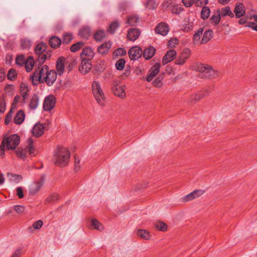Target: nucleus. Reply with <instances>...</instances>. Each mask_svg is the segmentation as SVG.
I'll return each instance as SVG.
<instances>
[{"instance_id": "obj_1", "label": "nucleus", "mask_w": 257, "mask_h": 257, "mask_svg": "<svg viewBox=\"0 0 257 257\" xmlns=\"http://www.w3.org/2000/svg\"><path fill=\"white\" fill-rule=\"evenodd\" d=\"M70 157V154L67 148L58 146L54 152L53 161L56 165L63 167L68 164Z\"/></svg>"}, {"instance_id": "obj_2", "label": "nucleus", "mask_w": 257, "mask_h": 257, "mask_svg": "<svg viewBox=\"0 0 257 257\" xmlns=\"http://www.w3.org/2000/svg\"><path fill=\"white\" fill-rule=\"evenodd\" d=\"M20 142V138L17 134L5 137L0 145V156L2 157H4L6 146L8 150H14L19 145Z\"/></svg>"}, {"instance_id": "obj_3", "label": "nucleus", "mask_w": 257, "mask_h": 257, "mask_svg": "<svg viewBox=\"0 0 257 257\" xmlns=\"http://www.w3.org/2000/svg\"><path fill=\"white\" fill-rule=\"evenodd\" d=\"M197 70L202 73V77L212 79L218 76V72L208 65L200 63L197 65Z\"/></svg>"}, {"instance_id": "obj_4", "label": "nucleus", "mask_w": 257, "mask_h": 257, "mask_svg": "<svg viewBox=\"0 0 257 257\" xmlns=\"http://www.w3.org/2000/svg\"><path fill=\"white\" fill-rule=\"evenodd\" d=\"M48 66L46 65L36 69L31 76L32 83L34 85H37L38 83H44V77L48 74Z\"/></svg>"}, {"instance_id": "obj_5", "label": "nucleus", "mask_w": 257, "mask_h": 257, "mask_svg": "<svg viewBox=\"0 0 257 257\" xmlns=\"http://www.w3.org/2000/svg\"><path fill=\"white\" fill-rule=\"evenodd\" d=\"M47 47V45L44 43H39L36 46L35 51L37 56L36 63H38V65H42L46 59Z\"/></svg>"}, {"instance_id": "obj_6", "label": "nucleus", "mask_w": 257, "mask_h": 257, "mask_svg": "<svg viewBox=\"0 0 257 257\" xmlns=\"http://www.w3.org/2000/svg\"><path fill=\"white\" fill-rule=\"evenodd\" d=\"M27 147L26 149L18 148L16 151L17 156L22 159H24L26 157V153L29 152L30 155H34L35 149L33 146V140L31 138H29L27 141Z\"/></svg>"}, {"instance_id": "obj_7", "label": "nucleus", "mask_w": 257, "mask_h": 257, "mask_svg": "<svg viewBox=\"0 0 257 257\" xmlns=\"http://www.w3.org/2000/svg\"><path fill=\"white\" fill-rule=\"evenodd\" d=\"M45 175H41V177L35 180L30 186L29 194L31 195H34L37 194L41 189L45 182Z\"/></svg>"}, {"instance_id": "obj_8", "label": "nucleus", "mask_w": 257, "mask_h": 257, "mask_svg": "<svg viewBox=\"0 0 257 257\" xmlns=\"http://www.w3.org/2000/svg\"><path fill=\"white\" fill-rule=\"evenodd\" d=\"M112 91L114 94L119 97L123 98L125 97L124 91V85L113 82L112 87Z\"/></svg>"}, {"instance_id": "obj_9", "label": "nucleus", "mask_w": 257, "mask_h": 257, "mask_svg": "<svg viewBox=\"0 0 257 257\" xmlns=\"http://www.w3.org/2000/svg\"><path fill=\"white\" fill-rule=\"evenodd\" d=\"M191 54L190 49L186 48L179 55L178 58L175 60V64L179 65L184 64L187 60L189 58Z\"/></svg>"}, {"instance_id": "obj_10", "label": "nucleus", "mask_w": 257, "mask_h": 257, "mask_svg": "<svg viewBox=\"0 0 257 257\" xmlns=\"http://www.w3.org/2000/svg\"><path fill=\"white\" fill-rule=\"evenodd\" d=\"M81 63L79 67V70L82 74H86L89 72L92 68V64L90 60L86 58H81Z\"/></svg>"}, {"instance_id": "obj_11", "label": "nucleus", "mask_w": 257, "mask_h": 257, "mask_svg": "<svg viewBox=\"0 0 257 257\" xmlns=\"http://www.w3.org/2000/svg\"><path fill=\"white\" fill-rule=\"evenodd\" d=\"M56 103V99L53 95H49L45 99L43 103V108L46 111H50L54 107Z\"/></svg>"}, {"instance_id": "obj_12", "label": "nucleus", "mask_w": 257, "mask_h": 257, "mask_svg": "<svg viewBox=\"0 0 257 257\" xmlns=\"http://www.w3.org/2000/svg\"><path fill=\"white\" fill-rule=\"evenodd\" d=\"M142 54V50L139 46H135L131 48L128 51L130 58L133 60L139 59Z\"/></svg>"}, {"instance_id": "obj_13", "label": "nucleus", "mask_w": 257, "mask_h": 257, "mask_svg": "<svg viewBox=\"0 0 257 257\" xmlns=\"http://www.w3.org/2000/svg\"><path fill=\"white\" fill-rule=\"evenodd\" d=\"M204 193V191L202 190H196L193 191L192 192L184 196L182 200L183 202H187L192 200L197 197H199L202 195Z\"/></svg>"}, {"instance_id": "obj_14", "label": "nucleus", "mask_w": 257, "mask_h": 257, "mask_svg": "<svg viewBox=\"0 0 257 257\" xmlns=\"http://www.w3.org/2000/svg\"><path fill=\"white\" fill-rule=\"evenodd\" d=\"M161 64L159 63H155L149 70L147 76V81H151L154 77L159 72Z\"/></svg>"}, {"instance_id": "obj_15", "label": "nucleus", "mask_w": 257, "mask_h": 257, "mask_svg": "<svg viewBox=\"0 0 257 257\" xmlns=\"http://www.w3.org/2000/svg\"><path fill=\"white\" fill-rule=\"evenodd\" d=\"M44 82H46L48 86H51L55 82L57 78V72L51 70L48 71V74L45 76Z\"/></svg>"}, {"instance_id": "obj_16", "label": "nucleus", "mask_w": 257, "mask_h": 257, "mask_svg": "<svg viewBox=\"0 0 257 257\" xmlns=\"http://www.w3.org/2000/svg\"><path fill=\"white\" fill-rule=\"evenodd\" d=\"M234 13L236 18H240L245 15V8L242 3H236L235 5Z\"/></svg>"}, {"instance_id": "obj_17", "label": "nucleus", "mask_w": 257, "mask_h": 257, "mask_svg": "<svg viewBox=\"0 0 257 257\" xmlns=\"http://www.w3.org/2000/svg\"><path fill=\"white\" fill-rule=\"evenodd\" d=\"M45 126L40 123H36L33 128L32 133L34 136L38 138L42 136L44 132Z\"/></svg>"}, {"instance_id": "obj_18", "label": "nucleus", "mask_w": 257, "mask_h": 257, "mask_svg": "<svg viewBox=\"0 0 257 257\" xmlns=\"http://www.w3.org/2000/svg\"><path fill=\"white\" fill-rule=\"evenodd\" d=\"M169 30L168 25L163 22L158 24L155 28L156 32L162 36H166L168 34Z\"/></svg>"}, {"instance_id": "obj_19", "label": "nucleus", "mask_w": 257, "mask_h": 257, "mask_svg": "<svg viewBox=\"0 0 257 257\" xmlns=\"http://www.w3.org/2000/svg\"><path fill=\"white\" fill-rule=\"evenodd\" d=\"M141 34L140 31L137 28H132L128 30L127 38L131 41H136Z\"/></svg>"}, {"instance_id": "obj_20", "label": "nucleus", "mask_w": 257, "mask_h": 257, "mask_svg": "<svg viewBox=\"0 0 257 257\" xmlns=\"http://www.w3.org/2000/svg\"><path fill=\"white\" fill-rule=\"evenodd\" d=\"M95 53L93 50L90 47L84 48L81 54V58H86V59L91 60V59L94 56Z\"/></svg>"}, {"instance_id": "obj_21", "label": "nucleus", "mask_w": 257, "mask_h": 257, "mask_svg": "<svg viewBox=\"0 0 257 257\" xmlns=\"http://www.w3.org/2000/svg\"><path fill=\"white\" fill-rule=\"evenodd\" d=\"M207 89L202 90L195 94H192L190 97L191 102H196L209 94Z\"/></svg>"}, {"instance_id": "obj_22", "label": "nucleus", "mask_w": 257, "mask_h": 257, "mask_svg": "<svg viewBox=\"0 0 257 257\" xmlns=\"http://www.w3.org/2000/svg\"><path fill=\"white\" fill-rule=\"evenodd\" d=\"M176 54L177 53L174 50L167 51V53L163 58L162 63L163 65H165L172 61Z\"/></svg>"}, {"instance_id": "obj_23", "label": "nucleus", "mask_w": 257, "mask_h": 257, "mask_svg": "<svg viewBox=\"0 0 257 257\" xmlns=\"http://www.w3.org/2000/svg\"><path fill=\"white\" fill-rule=\"evenodd\" d=\"M111 43L110 41L106 42L97 47V52L101 55L106 54L110 49Z\"/></svg>"}, {"instance_id": "obj_24", "label": "nucleus", "mask_w": 257, "mask_h": 257, "mask_svg": "<svg viewBox=\"0 0 257 257\" xmlns=\"http://www.w3.org/2000/svg\"><path fill=\"white\" fill-rule=\"evenodd\" d=\"M156 53V49L153 46H149L145 49L143 53V56L146 60L152 58Z\"/></svg>"}, {"instance_id": "obj_25", "label": "nucleus", "mask_w": 257, "mask_h": 257, "mask_svg": "<svg viewBox=\"0 0 257 257\" xmlns=\"http://www.w3.org/2000/svg\"><path fill=\"white\" fill-rule=\"evenodd\" d=\"M64 58L59 57L56 62V70L59 75L61 76L63 74L64 71V63L63 62Z\"/></svg>"}, {"instance_id": "obj_26", "label": "nucleus", "mask_w": 257, "mask_h": 257, "mask_svg": "<svg viewBox=\"0 0 257 257\" xmlns=\"http://www.w3.org/2000/svg\"><path fill=\"white\" fill-rule=\"evenodd\" d=\"M25 114L24 111L20 110L16 114L14 117V121L16 124H21L24 121Z\"/></svg>"}, {"instance_id": "obj_27", "label": "nucleus", "mask_w": 257, "mask_h": 257, "mask_svg": "<svg viewBox=\"0 0 257 257\" xmlns=\"http://www.w3.org/2000/svg\"><path fill=\"white\" fill-rule=\"evenodd\" d=\"M97 103L101 106H103L105 103V96L99 86L97 85Z\"/></svg>"}, {"instance_id": "obj_28", "label": "nucleus", "mask_w": 257, "mask_h": 257, "mask_svg": "<svg viewBox=\"0 0 257 257\" xmlns=\"http://www.w3.org/2000/svg\"><path fill=\"white\" fill-rule=\"evenodd\" d=\"M61 43V40L56 36H53L49 40V45L53 48L59 47Z\"/></svg>"}, {"instance_id": "obj_29", "label": "nucleus", "mask_w": 257, "mask_h": 257, "mask_svg": "<svg viewBox=\"0 0 257 257\" xmlns=\"http://www.w3.org/2000/svg\"><path fill=\"white\" fill-rule=\"evenodd\" d=\"M7 177H8L10 182L16 183H19L23 179L21 175L11 173H8L7 174Z\"/></svg>"}, {"instance_id": "obj_30", "label": "nucleus", "mask_w": 257, "mask_h": 257, "mask_svg": "<svg viewBox=\"0 0 257 257\" xmlns=\"http://www.w3.org/2000/svg\"><path fill=\"white\" fill-rule=\"evenodd\" d=\"M91 29L88 27H83L79 30V35L85 39H87L90 35Z\"/></svg>"}, {"instance_id": "obj_31", "label": "nucleus", "mask_w": 257, "mask_h": 257, "mask_svg": "<svg viewBox=\"0 0 257 257\" xmlns=\"http://www.w3.org/2000/svg\"><path fill=\"white\" fill-rule=\"evenodd\" d=\"M34 63L35 61L33 57L29 56L26 59V61L25 62V63L24 64L26 70L28 72H30L32 70L34 66Z\"/></svg>"}, {"instance_id": "obj_32", "label": "nucleus", "mask_w": 257, "mask_h": 257, "mask_svg": "<svg viewBox=\"0 0 257 257\" xmlns=\"http://www.w3.org/2000/svg\"><path fill=\"white\" fill-rule=\"evenodd\" d=\"M29 91V88L28 87V85L24 83H22L20 84V92L23 98V100L25 101L27 99L28 94V92Z\"/></svg>"}, {"instance_id": "obj_33", "label": "nucleus", "mask_w": 257, "mask_h": 257, "mask_svg": "<svg viewBox=\"0 0 257 257\" xmlns=\"http://www.w3.org/2000/svg\"><path fill=\"white\" fill-rule=\"evenodd\" d=\"M219 14L221 17H225L226 16H229L230 18H233L234 16V13H232L228 6L225 7L221 9Z\"/></svg>"}, {"instance_id": "obj_34", "label": "nucleus", "mask_w": 257, "mask_h": 257, "mask_svg": "<svg viewBox=\"0 0 257 257\" xmlns=\"http://www.w3.org/2000/svg\"><path fill=\"white\" fill-rule=\"evenodd\" d=\"M139 22V18L137 15L128 16L127 18L126 23L130 26H136Z\"/></svg>"}, {"instance_id": "obj_35", "label": "nucleus", "mask_w": 257, "mask_h": 257, "mask_svg": "<svg viewBox=\"0 0 257 257\" xmlns=\"http://www.w3.org/2000/svg\"><path fill=\"white\" fill-rule=\"evenodd\" d=\"M39 97L36 95L34 94L32 97L30 103H29V107L31 109H35L38 104H39Z\"/></svg>"}, {"instance_id": "obj_36", "label": "nucleus", "mask_w": 257, "mask_h": 257, "mask_svg": "<svg viewBox=\"0 0 257 257\" xmlns=\"http://www.w3.org/2000/svg\"><path fill=\"white\" fill-rule=\"evenodd\" d=\"M213 32L212 30H208L206 31L203 35L201 41V43L205 44L207 43L212 37Z\"/></svg>"}, {"instance_id": "obj_37", "label": "nucleus", "mask_w": 257, "mask_h": 257, "mask_svg": "<svg viewBox=\"0 0 257 257\" xmlns=\"http://www.w3.org/2000/svg\"><path fill=\"white\" fill-rule=\"evenodd\" d=\"M137 234L138 236L144 239L148 240L150 238V233L144 229H139Z\"/></svg>"}, {"instance_id": "obj_38", "label": "nucleus", "mask_w": 257, "mask_h": 257, "mask_svg": "<svg viewBox=\"0 0 257 257\" xmlns=\"http://www.w3.org/2000/svg\"><path fill=\"white\" fill-rule=\"evenodd\" d=\"M84 43L82 41H79L73 44L70 48L72 52H75L80 50L84 46Z\"/></svg>"}, {"instance_id": "obj_39", "label": "nucleus", "mask_w": 257, "mask_h": 257, "mask_svg": "<svg viewBox=\"0 0 257 257\" xmlns=\"http://www.w3.org/2000/svg\"><path fill=\"white\" fill-rule=\"evenodd\" d=\"M73 39V35L71 33H65L61 40L63 44H69Z\"/></svg>"}, {"instance_id": "obj_40", "label": "nucleus", "mask_w": 257, "mask_h": 257, "mask_svg": "<svg viewBox=\"0 0 257 257\" xmlns=\"http://www.w3.org/2000/svg\"><path fill=\"white\" fill-rule=\"evenodd\" d=\"M158 5V3L156 0H148L145 4L146 8L149 10H155Z\"/></svg>"}, {"instance_id": "obj_41", "label": "nucleus", "mask_w": 257, "mask_h": 257, "mask_svg": "<svg viewBox=\"0 0 257 257\" xmlns=\"http://www.w3.org/2000/svg\"><path fill=\"white\" fill-rule=\"evenodd\" d=\"M119 26V24L117 21H114L110 24L107 31L110 34H113Z\"/></svg>"}, {"instance_id": "obj_42", "label": "nucleus", "mask_w": 257, "mask_h": 257, "mask_svg": "<svg viewBox=\"0 0 257 257\" xmlns=\"http://www.w3.org/2000/svg\"><path fill=\"white\" fill-rule=\"evenodd\" d=\"M210 14V11L208 7H203L201 11V18L203 20L207 19Z\"/></svg>"}, {"instance_id": "obj_43", "label": "nucleus", "mask_w": 257, "mask_h": 257, "mask_svg": "<svg viewBox=\"0 0 257 257\" xmlns=\"http://www.w3.org/2000/svg\"><path fill=\"white\" fill-rule=\"evenodd\" d=\"M31 41L29 40L24 39L21 40V47L23 49H27L31 47Z\"/></svg>"}, {"instance_id": "obj_44", "label": "nucleus", "mask_w": 257, "mask_h": 257, "mask_svg": "<svg viewBox=\"0 0 257 257\" xmlns=\"http://www.w3.org/2000/svg\"><path fill=\"white\" fill-rule=\"evenodd\" d=\"M221 16L219 13L213 15L210 19L211 24L216 25L220 21Z\"/></svg>"}, {"instance_id": "obj_45", "label": "nucleus", "mask_w": 257, "mask_h": 257, "mask_svg": "<svg viewBox=\"0 0 257 257\" xmlns=\"http://www.w3.org/2000/svg\"><path fill=\"white\" fill-rule=\"evenodd\" d=\"M26 59L25 57L23 55H20L18 56L16 59V63L19 66H23L25 64Z\"/></svg>"}, {"instance_id": "obj_46", "label": "nucleus", "mask_w": 257, "mask_h": 257, "mask_svg": "<svg viewBox=\"0 0 257 257\" xmlns=\"http://www.w3.org/2000/svg\"><path fill=\"white\" fill-rule=\"evenodd\" d=\"M203 32V28H200L193 35L194 41L197 43L200 40L201 36H202Z\"/></svg>"}, {"instance_id": "obj_47", "label": "nucleus", "mask_w": 257, "mask_h": 257, "mask_svg": "<svg viewBox=\"0 0 257 257\" xmlns=\"http://www.w3.org/2000/svg\"><path fill=\"white\" fill-rule=\"evenodd\" d=\"M155 227L159 230L166 231L167 229V225L163 222H158L155 224Z\"/></svg>"}, {"instance_id": "obj_48", "label": "nucleus", "mask_w": 257, "mask_h": 257, "mask_svg": "<svg viewBox=\"0 0 257 257\" xmlns=\"http://www.w3.org/2000/svg\"><path fill=\"white\" fill-rule=\"evenodd\" d=\"M17 75L16 71L13 69H10L7 74L8 79L11 80H14L16 79Z\"/></svg>"}, {"instance_id": "obj_49", "label": "nucleus", "mask_w": 257, "mask_h": 257, "mask_svg": "<svg viewBox=\"0 0 257 257\" xmlns=\"http://www.w3.org/2000/svg\"><path fill=\"white\" fill-rule=\"evenodd\" d=\"M106 32L103 30H97V41H102L106 38Z\"/></svg>"}, {"instance_id": "obj_50", "label": "nucleus", "mask_w": 257, "mask_h": 257, "mask_svg": "<svg viewBox=\"0 0 257 257\" xmlns=\"http://www.w3.org/2000/svg\"><path fill=\"white\" fill-rule=\"evenodd\" d=\"M125 61L123 59L118 60L115 63V67L118 70H121L124 68L125 65Z\"/></svg>"}, {"instance_id": "obj_51", "label": "nucleus", "mask_w": 257, "mask_h": 257, "mask_svg": "<svg viewBox=\"0 0 257 257\" xmlns=\"http://www.w3.org/2000/svg\"><path fill=\"white\" fill-rule=\"evenodd\" d=\"M59 199V195L57 193H53L50 196H49L47 199L46 201L48 202H55L58 200Z\"/></svg>"}, {"instance_id": "obj_52", "label": "nucleus", "mask_w": 257, "mask_h": 257, "mask_svg": "<svg viewBox=\"0 0 257 257\" xmlns=\"http://www.w3.org/2000/svg\"><path fill=\"white\" fill-rule=\"evenodd\" d=\"M126 52L123 48H119L116 49L114 51V52L113 53V55L115 56H119L124 55L126 54Z\"/></svg>"}, {"instance_id": "obj_53", "label": "nucleus", "mask_w": 257, "mask_h": 257, "mask_svg": "<svg viewBox=\"0 0 257 257\" xmlns=\"http://www.w3.org/2000/svg\"><path fill=\"white\" fill-rule=\"evenodd\" d=\"M13 115V111L10 110L5 119V124L8 125L11 121Z\"/></svg>"}, {"instance_id": "obj_54", "label": "nucleus", "mask_w": 257, "mask_h": 257, "mask_svg": "<svg viewBox=\"0 0 257 257\" xmlns=\"http://www.w3.org/2000/svg\"><path fill=\"white\" fill-rule=\"evenodd\" d=\"M6 110V101L4 98L0 99V113H4Z\"/></svg>"}, {"instance_id": "obj_55", "label": "nucleus", "mask_w": 257, "mask_h": 257, "mask_svg": "<svg viewBox=\"0 0 257 257\" xmlns=\"http://www.w3.org/2000/svg\"><path fill=\"white\" fill-rule=\"evenodd\" d=\"M43 222L42 220H39L35 221L33 224V227L36 229H39L42 226Z\"/></svg>"}, {"instance_id": "obj_56", "label": "nucleus", "mask_w": 257, "mask_h": 257, "mask_svg": "<svg viewBox=\"0 0 257 257\" xmlns=\"http://www.w3.org/2000/svg\"><path fill=\"white\" fill-rule=\"evenodd\" d=\"M208 3V0H195V4L197 7H202Z\"/></svg>"}, {"instance_id": "obj_57", "label": "nucleus", "mask_w": 257, "mask_h": 257, "mask_svg": "<svg viewBox=\"0 0 257 257\" xmlns=\"http://www.w3.org/2000/svg\"><path fill=\"white\" fill-rule=\"evenodd\" d=\"M17 195L21 199L24 197L23 189L22 187H18L16 188Z\"/></svg>"}, {"instance_id": "obj_58", "label": "nucleus", "mask_w": 257, "mask_h": 257, "mask_svg": "<svg viewBox=\"0 0 257 257\" xmlns=\"http://www.w3.org/2000/svg\"><path fill=\"white\" fill-rule=\"evenodd\" d=\"M182 3L186 7H190L195 4V0H182Z\"/></svg>"}, {"instance_id": "obj_59", "label": "nucleus", "mask_w": 257, "mask_h": 257, "mask_svg": "<svg viewBox=\"0 0 257 257\" xmlns=\"http://www.w3.org/2000/svg\"><path fill=\"white\" fill-rule=\"evenodd\" d=\"M14 210L18 213H22L24 211L25 208H24V207L23 206L16 205L14 206Z\"/></svg>"}, {"instance_id": "obj_60", "label": "nucleus", "mask_w": 257, "mask_h": 257, "mask_svg": "<svg viewBox=\"0 0 257 257\" xmlns=\"http://www.w3.org/2000/svg\"><path fill=\"white\" fill-rule=\"evenodd\" d=\"M96 82L93 81L92 84V90L94 97L96 98Z\"/></svg>"}, {"instance_id": "obj_61", "label": "nucleus", "mask_w": 257, "mask_h": 257, "mask_svg": "<svg viewBox=\"0 0 257 257\" xmlns=\"http://www.w3.org/2000/svg\"><path fill=\"white\" fill-rule=\"evenodd\" d=\"M247 26L257 31V24L253 22H248Z\"/></svg>"}, {"instance_id": "obj_62", "label": "nucleus", "mask_w": 257, "mask_h": 257, "mask_svg": "<svg viewBox=\"0 0 257 257\" xmlns=\"http://www.w3.org/2000/svg\"><path fill=\"white\" fill-rule=\"evenodd\" d=\"M89 227L92 229H96V219H93L91 220Z\"/></svg>"}, {"instance_id": "obj_63", "label": "nucleus", "mask_w": 257, "mask_h": 257, "mask_svg": "<svg viewBox=\"0 0 257 257\" xmlns=\"http://www.w3.org/2000/svg\"><path fill=\"white\" fill-rule=\"evenodd\" d=\"M181 11L182 10L180 7L175 6L172 9V13L175 14H179Z\"/></svg>"}, {"instance_id": "obj_64", "label": "nucleus", "mask_w": 257, "mask_h": 257, "mask_svg": "<svg viewBox=\"0 0 257 257\" xmlns=\"http://www.w3.org/2000/svg\"><path fill=\"white\" fill-rule=\"evenodd\" d=\"M153 84L156 87H160L162 85V82L159 78L156 79L153 82Z\"/></svg>"}]
</instances>
